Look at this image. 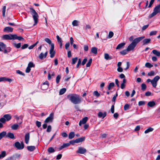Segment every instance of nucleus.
Wrapping results in <instances>:
<instances>
[{
    "label": "nucleus",
    "mask_w": 160,
    "mask_h": 160,
    "mask_svg": "<svg viewBox=\"0 0 160 160\" xmlns=\"http://www.w3.org/2000/svg\"><path fill=\"white\" fill-rule=\"evenodd\" d=\"M71 102L74 104L79 103L81 101V98L79 96L75 94H69L67 96Z\"/></svg>",
    "instance_id": "f257e3e1"
},
{
    "label": "nucleus",
    "mask_w": 160,
    "mask_h": 160,
    "mask_svg": "<svg viewBox=\"0 0 160 160\" xmlns=\"http://www.w3.org/2000/svg\"><path fill=\"white\" fill-rule=\"evenodd\" d=\"M29 9L34 22L33 25L35 26L38 23L39 16L37 12L33 8H30Z\"/></svg>",
    "instance_id": "f03ea898"
},
{
    "label": "nucleus",
    "mask_w": 160,
    "mask_h": 160,
    "mask_svg": "<svg viewBox=\"0 0 160 160\" xmlns=\"http://www.w3.org/2000/svg\"><path fill=\"white\" fill-rule=\"evenodd\" d=\"M158 13L160 14V3L154 8L153 12L148 16V18H151Z\"/></svg>",
    "instance_id": "7ed1b4c3"
},
{
    "label": "nucleus",
    "mask_w": 160,
    "mask_h": 160,
    "mask_svg": "<svg viewBox=\"0 0 160 160\" xmlns=\"http://www.w3.org/2000/svg\"><path fill=\"white\" fill-rule=\"evenodd\" d=\"M160 78V77L158 76H155L153 79L152 80L151 83L154 88H156L157 85V83Z\"/></svg>",
    "instance_id": "20e7f679"
},
{
    "label": "nucleus",
    "mask_w": 160,
    "mask_h": 160,
    "mask_svg": "<svg viewBox=\"0 0 160 160\" xmlns=\"http://www.w3.org/2000/svg\"><path fill=\"white\" fill-rule=\"evenodd\" d=\"M15 146L18 149H22L24 148V144L23 142H22L21 143L18 142H17L15 143Z\"/></svg>",
    "instance_id": "39448f33"
},
{
    "label": "nucleus",
    "mask_w": 160,
    "mask_h": 160,
    "mask_svg": "<svg viewBox=\"0 0 160 160\" xmlns=\"http://www.w3.org/2000/svg\"><path fill=\"white\" fill-rule=\"evenodd\" d=\"M14 34H5L3 35L2 37L5 40H14Z\"/></svg>",
    "instance_id": "423d86ee"
},
{
    "label": "nucleus",
    "mask_w": 160,
    "mask_h": 160,
    "mask_svg": "<svg viewBox=\"0 0 160 160\" xmlns=\"http://www.w3.org/2000/svg\"><path fill=\"white\" fill-rule=\"evenodd\" d=\"M145 38L144 36H142L138 37L134 39L132 41L133 42L136 46L137 44L142 40Z\"/></svg>",
    "instance_id": "0eeeda50"
},
{
    "label": "nucleus",
    "mask_w": 160,
    "mask_h": 160,
    "mask_svg": "<svg viewBox=\"0 0 160 160\" xmlns=\"http://www.w3.org/2000/svg\"><path fill=\"white\" fill-rule=\"evenodd\" d=\"M145 38L144 36H142L138 37L134 39L132 41L133 42L136 46L137 44L142 40Z\"/></svg>",
    "instance_id": "6e6552de"
},
{
    "label": "nucleus",
    "mask_w": 160,
    "mask_h": 160,
    "mask_svg": "<svg viewBox=\"0 0 160 160\" xmlns=\"http://www.w3.org/2000/svg\"><path fill=\"white\" fill-rule=\"evenodd\" d=\"M54 44H52L50 50V57L51 58H53L55 55V52L54 50Z\"/></svg>",
    "instance_id": "1a4fd4ad"
},
{
    "label": "nucleus",
    "mask_w": 160,
    "mask_h": 160,
    "mask_svg": "<svg viewBox=\"0 0 160 160\" xmlns=\"http://www.w3.org/2000/svg\"><path fill=\"white\" fill-rule=\"evenodd\" d=\"M53 113H51L49 116L45 119V122L48 123L50 122H52L53 118Z\"/></svg>",
    "instance_id": "9d476101"
},
{
    "label": "nucleus",
    "mask_w": 160,
    "mask_h": 160,
    "mask_svg": "<svg viewBox=\"0 0 160 160\" xmlns=\"http://www.w3.org/2000/svg\"><path fill=\"white\" fill-rule=\"evenodd\" d=\"M86 152L87 150L85 148L82 147H79L78 148V150L77 151V152L80 154H83Z\"/></svg>",
    "instance_id": "9b49d317"
},
{
    "label": "nucleus",
    "mask_w": 160,
    "mask_h": 160,
    "mask_svg": "<svg viewBox=\"0 0 160 160\" xmlns=\"http://www.w3.org/2000/svg\"><path fill=\"white\" fill-rule=\"evenodd\" d=\"M49 86V83L48 81H45L41 86V88L43 90L47 89Z\"/></svg>",
    "instance_id": "f8f14e48"
},
{
    "label": "nucleus",
    "mask_w": 160,
    "mask_h": 160,
    "mask_svg": "<svg viewBox=\"0 0 160 160\" xmlns=\"http://www.w3.org/2000/svg\"><path fill=\"white\" fill-rule=\"evenodd\" d=\"M13 28L10 27H5L3 30V31L4 32H13Z\"/></svg>",
    "instance_id": "ddd939ff"
},
{
    "label": "nucleus",
    "mask_w": 160,
    "mask_h": 160,
    "mask_svg": "<svg viewBox=\"0 0 160 160\" xmlns=\"http://www.w3.org/2000/svg\"><path fill=\"white\" fill-rule=\"evenodd\" d=\"M136 46L132 42L128 47L127 49L128 51H130L134 49Z\"/></svg>",
    "instance_id": "4468645a"
},
{
    "label": "nucleus",
    "mask_w": 160,
    "mask_h": 160,
    "mask_svg": "<svg viewBox=\"0 0 160 160\" xmlns=\"http://www.w3.org/2000/svg\"><path fill=\"white\" fill-rule=\"evenodd\" d=\"M88 120V118L87 117H84L80 121L79 123V125L81 126L82 124H85L87 122Z\"/></svg>",
    "instance_id": "2eb2a0df"
},
{
    "label": "nucleus",
    "mask_w": 160,
    "mask_h": 160,
    "mask_svg": "<svg viewBox=\"0 0 160 160\" xmlns=\"http://www.w3.org/2000/svg\"><path fill=\"white\" fill-rule=\"evenodd\" d=\"M56 38L57 39L58 42V43L60 44V48H62V40L59 37L58 35H57L56 36Z\"/></svg>",
    "instance_id": "dca6fc26"
},
{
    "label": "nucleus",
    "mask_w": 160,
    "mask_h": 160,
    "mask_svg": "<svg viewBox=\"0 0 160 160\" xmlns=\"http://www.w3.org/2000/svg\"><path fill=\"white\" fill-rule=\"evenodd\" d=\"M48 54V51H47L44 54L42 52H41L39 55V58L41 59H42L43 58H45Z\"/></svg>",
    "instance_id": "f3484780"
},
{
    "label": "nucleus",
    "mask_w": 160,
    "mask_h": 160,
    "mask_svg": "<svg viewBox=\"0 0 160 160\" xmlns=\"http://www.w3.org/2000/svg\"><path fill=\"white\" fill-rule=\"evenodd\" d=\"M30 138V134L29 133L26 134L25 136V142L27 144H28L29 142Z\"/></svg>",
    "instance_id": "a211bd4d"
},
{
    "label": "nucleus",
    "mask_w": 160,
    "mask_h": 160,
    "mask_svg": "<svg viewBox=\"0 0 160 160\" xmlns=\"http://www.w3.org/2000/svg\"><path fill=\"white\" fill-rule=\"evenodd\" d=\"M69 146V144L68 143H64L62 145L58 148V151H60L64 148L68 147Z\"/></svg>",
    "instance_id": "6ab92c4d"
},
{
    "label": "nucleus",
    "mask_w": 160,
    "mask_h": 160,
    "mask_svg": "<svg viewBox=\"0 0 160 160\" xmlns=\"http://www.w3.org/2000/svg\"><path fill=\"white\" fill-rule=\"evenodd\" d=\"M106 115L107 113L106 112L103 113L101 112H98V117L100 118L102 117L103 118L106 116Z\"/></svg>",
    "instance_id": "aec40b11"
},
{
    "label": "nucleus",
    "mask_w": 160,
    "mask_h": 160,
    "mask_svg": "<svg viewBox=\"0 0 160 160\" xmlns=\"http://www.w3.org/2000/svg\"><path fill=\"white\" fill-rule=\"evenodd\" d=\"M151 40L150 38H146L144 39L142 41L143 45H145L150 43Z\"/></svg>",
    "instance_id": "412c9836"
},
{
    "label": "nucleus",
    "mask_w": 160,
    "mask_h": 160,
    "mask_svg": "<svg viewBox=\"0 0 160 160\" xmlns=\"http://www.w3.org/2000/svg\"><path fill=\"white\" fill-rule=\"evenodd\" d=\"M6 137H8L11 139L15 138L13 133L11 132H8L7 134H6Z\"/></svg>",
    "instance_id": "4be33fe9"
},
{
    "label": "nucleus",
    "mask_w": 160,
    "mask_h": 160,
    "mask_svg": "<svg viewBox=\"0 0 160 160\" xmlns=\"http://www.w3.org/2000/svg\"><path fill=\"white\" fill-rule=\"evenodd\" d=\"M3 117L5 118L6 121H9L12 118L11 116L9 114H6L4 115Z\"/></svg>",
    "instance_id": "5701e85b"
},
{
    "label": "nucleus",
    "mask_w": 160,
    "mask_h": 160,
    "mask_svg": "<svg viewBox=\"0 0 160 160\" xmlns=\"http://www.w3.org/2000/svg\"><path fill=\"white\" fill-rule=\"evenodd\" d=\"M14 40L17 39L19 40H24V39L21 36H18L16 34H14Z\"/></svg>",
    "instance_id": "b1692460"
},
{
    "label": "nucleus",
    "mask_w": 160,
    "mask_h": 160,
    "mask_svg": "<svg viewBox=\"0 0 160 160\" xmlns=\"http://www.w3.org/2000/svg\"><path fill=\"white\" fill-rule=\"evenodd\" d=\"M85 137H82L80 138H77L76 139V142L77 143H79L80 142H82L84 141L85 140Z\"/></svg>",
    "instance_id": "393cba45"
},
{
    "label": "nucleus",
    "mask_w": 160,
    "mask_h": 160,
    "mask_svg": "<svg viewBox=\"0 0 160 160\" xmlns=\"http://www.w3.org/2000/svg\"><path fill=\"white\" fill-rule=\"evenodd\" d=\"M152 52L153 54L158 57H160V52L156 50H153L152 51Z\"/></svg>",
    "instance_id": "a878e982"
},
{
    "label": "nucleus",
    "mask_w": 160,
    "mask_h": 160,
    "mask_svg": "<svg viewBox=\"0 0 160 160\" xmlns=\"http://www.w3.org/2000/svg\"><path fill=\"white\" fill-rule=\"evenodd\" d=\"M155 102L154 101H150L148 103V105L150 107H153L155 106Z\"/></svg>",
    "instance_id": "bb28decb"
},
{
    "label": "nucleus",
    "mask_w": 160,
    "mask_h": 160,
    "mask_svg": "<svg viewBox=\"0 0 160 160\" xmlns=\"http://www.w3.org/2000/svg\"><path fill=\"white\" fill-rule=\"evenodd\" d=\"M27 149L30 151H33L35 149V147L33 146H28L27 147Z\"/></svg>",
    "instance_id": "cd10ccee"
},
{
    "label": "nucleus",
    "mask_w": 160,
    "mask_h": 160,
    "mask_svg": "<svg viewBox=\"0 0 160 160\" xmlns=\"http://www.w3.org/2000/svg\"><path fill=\"white\" fill-rule=\"evenodd\" d=\"M104 58L106 60H110L112 59V57L110 56L109 54L107 53L104 54Z\"/></svg>",
    "instance_id": "c85d7f7f"
},
{
    "label": "nucleus",
    "mask_w": 160,
    "mask_h": 160,
    "mask_svg": "<svg viewBox=\"0 0 160 160\" xmlns=\"http://www.w3.org/2000/svg\"><path fill=\"white\" fill-rule=\"evenodd\" d=\"M91 51L92 53L97 54V48L95 47H93L91 49Z\"/></svg>",
    "instance_id": "c756f323"
},
{
    "label": "nucleus",
    "mask_w": 160,
    "mask_h": 160,
    "mask_svg": "<svg viewBox=\"0 0 160 160\" xmlns=\"http://www.w3.org/2000/svg\"><path fill=\"white\" fill-rule=\"evenodd\" d=\"M7 132L6 131H3L0 133V140H1L4 137L6 136Z\"/></svg>",
    "instance_id": "7c9ffc66"
},
{
    "label": "nucleus",
    "mask_w": 160,
    "mask_h": 160,
    "mask_svg": "<svg viewBox=\"0 0 160 160\" xmlns=\"http://www.w3.org/2000/svg\"><path fill=\"white\" fill-rule=\"evenodd\" d=\"M75 136L74 132H71L69 134L68 138L69 139H72Z\"/></svg>",
    "instance_id": "2f4dec72"
},
{
    "label": "nucleus",
    "mask_w": 160,
    "mask_h": 160,
    "mask_svg": "<svg viewBox=\"0 0 160 160\" xmlns=\"http://www.w3.org/2000/svg\"><path fill=\"white\" fill-rule=\"evenodd\" d=\"M125 44V43L122 42L119 44L116 48V49H119L122 48Z\"/></svg>",
    "instance_id": "473e14b6"
},
{
    "label": "nucleus",
    "mask_w": 160,
    "mask_h": 160,
    "mask_svg": "<svg viewBox=\"0 0 160 160\" xmlns=\"http://www.w3.org/2000/svg\"><path fill=\"white\" fill-rule=\"evenodd\" d=\"M19 127V126L18 124H14L12 125L11 127V128L12 130H16Z\"/></svg>",
    "instance_id": "72a5a7b5"
},
{
    "label": "nucleus",
    "mask_w": 160,
    "mask_h": 160,
    "mask_svg": "<svg viewBox=\"0 0 160 160\" xmlns=\"http://www.w3.org/2000/svg\"><path fill=\"white\" fill-rule=\"evenodd\" d=\"M12 44L15 47L17 48H19L21 46V43H19L18 44H17L15 42H13L12 43Z\"/></svg>",
    "instance_id": "f704fd0d"
},
{
    "label": "nucleus",
    "mask_w": 160,
    "mask_h": 160,
    "mask_svg": "<svg viewBox=\"0 0 160 160\" xmlns=\"http://www.w3.org/2000/svg\"><path fill=\"white\" fill-rule=\"evenodd\" d=\"M115 84L113 82H111L109 83L108 87V89L110 90L111 88L114 86Z\"/></svg>",
    "instance_id": "c9c22d12"
},
{
    "label": "nucleus",
    "mask_w": 160,
    "mask_h": 160,
    "mask_svg": "<svg viewBox=\"0 0 160 160\" xmlns=\"http://www.w3.org/2000/svg\"><path fill=\"white\" fill-rule=\"evenodd\" d=\"M66 89L65 88H63L61 89L59 91V94L60 95H62L66 91Z\"/></svg>",
    "instance_id": "e433bc0d"
},
{
    "label": "nucleus",
    "mask_w": 160,
    "mask_h": 160,
    "mask_svg": "<svg viewBox=\"0 0 160 160\" xmlns=\"http://www.w3.org/2000/svg\"><path fill=\"white\" fill-rule=\"evenodd\" d=\"M153 130V129L152 128L150 127L145 131V133H148L150 132H152Z\"/></svg>",
    "instance_id": "4c0bfd02"
},
{
    "label": "nucleus",
    "mask_w": 160,
    "mask_h": 160,
    "mask_svg": "<svg viewBox=\"0 0 160 160\" xmlns=\"http://www.w3.org/2000/svg\"><path fill=\"white\" fill-rule=\"evenodd\" d=\"M45 41L47 43H48L49 44H50L51 46L52 44H54L53 43H52V41L50 39L48 38H46L45 39Z\"/></svg>",
    "instance_id": "58836bf2"
},
{
    "label": "nucleus",
    "mask_w": 160,
    "mask_h": 160,
    "mask_svg": "<svg viewBox=\"0 0 160 160\" xmlns=\"http://www.w3.org/2000/svg\"><path fill=\"white\" fill-rule=\"evenodd\" d=\"M141 89L143 91H144L146 89L147 86L144 83H143L141 84Z\"/></svg>",
    "instance_id": "ea45409f"
},
{
    "label": "nucleus",
    "mask_w": 160,
    "mask_h": 160,
    "mask_svg": "<svg viewBox=\"0 0 160 160\" xmlns=\"http://www.w3.org/2000/svg\"><path fill=\"white\" fill-rule=\"evenodd\" d=\"M78 22L77 20H74L72 22V25L74 26H78Z\"/></svg>",
    "instance_id": "a19ab883"
},
{
    "label": "nucleus",
    "mask_w": 160,
    "mask_h": 160,
    "mask_svg": "<svg viewBox=\"0 0 160 160\" xmlns=\"http://www.w3.org/2000/svg\"><path fill=\"white\" fill-rule=\"evenodd\" d=\"M146 67L148 68H151L153 67V65L149 62H146L145 64Z\"/></svg>",
    "instance_id": "79ce46f5"
},
{
    "label": "nucleus",
    "mask_w": 160,
    "mask_h": 160,
    "mask_svg": "<svg viewBox=\"0 0 160 160\" xmlns=\"http://www.w3.org/2000/svg\"><path fill=\"white\" fill-rule=\"evenodd\" d=\"M78 59V58L77 57L72 58V64H74L77 62Z\"/></svg>",
    "instance_id": "37998d69"
},
{
    "label": "nucleus",
    "mask_w": 160,
    "mask_h": 160,
    "mask_svg": "<svg viewBox=\"0 0 160 160\" xmlns=\"http://www.w3.org/2000/svg\"><path fill=\"white\" fill-rule=\"evenodd\" d=\"M48 151L50 153H52L55 152V150L52 147L49 148L48 149Z\"/></svg>",
    "instance_id": "c03bdc74"
},
{
    "label": "nucleus",
    "mask_w": 160,
    "mask_h": 160,
    "mask_svg": "<svg viewBox=\"0 0 160 160\" xmlns=\"http://www.w3.org/2000/svg\"><path fill=\"white\" fill-rule=\"evenodd\" d=\"M129 52L127 48L126 49L123 50L120 52V53L122 55H124L126 54L127 53V52Z\"/></svg>",
    "instance_id": "a18cd8bd"
},
{
    "label": "nucleus",
    "mask_w": 160,
    "mask_h": 160,
    "mask_svg": "<svg viewBox=\"0 0 160 160\" xmlns=\"http://www.w3.org/2000/svg\"><path fill=\"white\" fill-rule=\"evenodd\" d=\"M0 47H1L2 49H5L6 47V45L3 42H0Z\"/></svg>",
    "instance_id": "49530a36"
},
{
    "label": "nucleus",
    "mask_w": 160,
    "mask_h": 160,
    "mask_svg": "<svg viewBox=\"0 0 160 160\" xmlns=\"http://www.w3.org/2000/svg\"><path fill=\"white\" fill-rule=\"evenodd\" d=\"M92 58L90 59L89 60L88 62V63L86 64V67H89L90 66L91 64L92 63Z\"/></svg>",
    "instance_id": "de8ad7c7"
},
{
    "label": "nucleus",
    "mask_w": 160,
    "mask_h": 160,
    "mask_svg": "<svg viewBox=\"0 0 160 160\" xmlns=\"http://www.w3.org/2000/svg\"><path fill=\"white\" fill-rule=\"evenodd\" d=\"M6 9V6H4L2 9V16L3 17H5V13Z\"/></svg>",
    "instance_id": "09e8293b"
},
{
    "label": "nucleus",
    "mask_w": 160,
    "mask_h": 160,
    "mask_svg": "<svg viewBox=\"0 0 160 160\" xmlns=\"http://www.w3.org/2000/svg\"><path fill=\"white\" fill-rule=\"evenodd\" d=\"M155 74V72L153 71H152L148 73V75L149 76H153Z\"/></svg>",
    "instance_id": "8fccbe9b"
},
{
    "label": "nucleus",
    "mask_w": 160,
    "mask_h": 160,
    "mask_svg": "<svg viewBox=\"0 0 160 160\" xmlns=\"http://www.w3.org/2000/svg\"><path fill=\"white\" fill-rule=\"evenodd\" d=\"M113 35V33L112 31L109 32V34L108 35V38H112Z\"/></svg>",
    "instance_id": "3c124183"
},
{
    "label": "nucleus",
    "mask_w": 160,
    "mask_h": 160,
    "mask_svg": "<svg viewBox=\"0 0 160 160\" xmlns=\"http://www.w3.org/2000/svg\"><path fill=\"white\" fill-rule=\"evenodd\" d=\"M61 78V76L60 75H58L56 77V82L57 83H59L60 80Z\"/></svg>",
    "instance_id": "603ef678"
},
{
    "label": "nucleus",
    "mask_w": 160,
    "mask_h": 160,
    "mask_svg": "<svg viewBox=\"0 0 160 160\" xmlns=\"http://www.w3.org/2000/svg\"><path fill=\"white\" fill-rule=\"evenodd\" d=\"M34 65L33 64V62H30L28 65V67H29L30 68L32 67H34Z\"/></svg>",
    "instance_id": "864d4df0"
},
{
    "label": "nucleus",
    "mask_w": 160,
    "mask_h": 160,
    "mask_svg": "<svg viewBox=\"0 0 160 160\" xmlns=\"http://www.w3.org/2000/svg\"><path fill=\"white\" fill-rule=\"evenodd\" d=\"M36 126L38 127L39 128L41 126V123L40 122L37 121L36 122Z\"/></svg>",
    "instance_id": "5fc2aeb1"
},
{
    "label": "nucleus",
    "mask_w": 160,
    "mask_h": 160,
    "mask_svg": "<svg viewBox=\"0 0 160 160\" xmlns=\"http://www.w3.org/2000/svg\"><path fill=\"white\" fill-rule=\"evenodd\" d=\"M28 44H24L22 46L21 48L22 49H25L28 48Z\"/></svg>",
    "instance_id": "6e6d98bb"
},
{
    "label": "nucleus",
    "mask_w": 160,
    "mask_h": 160,
    "mask_svg": "<svg viewBox=\"0 0 160 160\" xmlns=\"http://www.w3.org/2000/svg\"><path fill=\"white\" fill-rule=\"evenodd\" d=\"M100 135L102 138H106L107 136V134L106 133H101Z\"/></svg>",
    "instance_id": "4d7b16f0"
},
{
    "label": "nucleus",
    "mask_w": 160,
    "mask_h": 160,
    "mask_svg": "<svg viewBox=\"0 0 160 160\" xmlns=\"http://www.w3.org/2000/svg\"><path fill=\"white\" fill-rule=\"evenodd\" d=\"M6 155V152L5 151H3L2 152L1 154V157L4 158L5 157Z\"/></svg>",
    "instance_id": "13d9d810"
},
{
    "label": "nucleus",
    "mask_w": 160,
    "mask_h": 160,
    "mask_svg": "<svg viewBox=\"0 0 160 160\" xmlns=\"http://www.w3.org/2000/svg\"><path fill=\"white\" fill-rule=\"evenodd\" d=\"M157 32V31H152L150 32L149 35L150 36L155 35L156 34Z\"/></svg>",
    "instance_id": "bf43d9fd"
},
{
    "label": "nucleus",
    "mask_w": 160,
    "mask_h": 160,
    "mask_svg": "<svg viewBox=\"0 0 160 160\" xmlns=\"http://www.w3.org/2000/svg\"><path fill=\"white\" fill-rule=\"evenodd\" d=\"M129 105L128 104H125L124 107V110L126 111L129 108Z\"/></svg>",
    "instance_id": "052dcab7"
},
{
    "label": "nucleus",
    "mask_w": 160,
    "mask_h": 160,
    "mask_svg": "<svg viewBox=\"0 0 160 160\" xmlns=\"http://www.w3.org/2000/svg\"><path fill=\"white\" fill-rule=\"evenodd\" d=\"M6 121V120L3 117L0 119V122L3 123H4Z\"/></svg>",
    "instance_id": "680f3d73"
},
{
    "label": "nucleus",
    "mask_w": 160,
    "mask_h": 160,
    "mask_svg": "<svg viewBox=\"0 0 160 160\" xmlns=\"http://www.w3.org/2000/svg\"><path fill=\"white\" fill-rule=\"evenodd\" d=\"M68 143L69 144L70 146V144L73 145L75 143H77V142L76 140H75L71 141Z\"/></svg>",
    "instance_id": "e2e57ef3"
},
{
    "label": "nucleus",
    "mask_w": 160,
    "mask_h": 160,
    "mask_svg": "<svg viewBox=\"0 0 160 160\" xmlns=\"http://www.w3.org/2000/svg\"><path fill=\"white\" fill-rule=\"evenodd\" d=\"M145 104V102L143 101H140L138 102V105L141 106L142 105H144Z\"/></svg>",
    "instance_id": "0e129e2a"
},
{
    "label": "nucleus",
    "mask_w": 160,
    "mask_h": 160,
    "mask_svg": "<svg viewBox=\"0 0 160 160\" xmlns=\"http://www.w3.org/2000/svg\"><path fill=\"white\" fill-rule=\"evenodd\" d=\"M93 94L94 95L97 97H98L100 96V94L98 93L97 91H95L93 92Z\"/></svg>",
    "instance_id": "69168bd1"
},
{
    "label": "nucleus",
    "mask_w": 160,
    "mask_h": 160,
    "mask_svg": "<svg viewBox=\"0 0 160 160\" xmlns=\"http://www.w3.org/2000/svg\"><path fill=\"white\" fill-rule=\"evenodd\" d=\"M87 61V59L86 58H85L82 61V65H84L85 64V63Z\"/></svg>",
    "instance_id": "338daca9"
},
{
    "label": "nucleus",
    "mask_w": 160,
    "mask_h": 160,
    "mask_svg": "<svg viewBox=\"0 0 160 160\" xmlns=\"http://www.w3.org/2000/svg\"><path fill=\"white\" fill-rule=\"evenodd\" d=\"M14 156H12L8 158L6 160H14Z\"/></svg>",
    "instance_id": "774afa93"
}]
</instances>
